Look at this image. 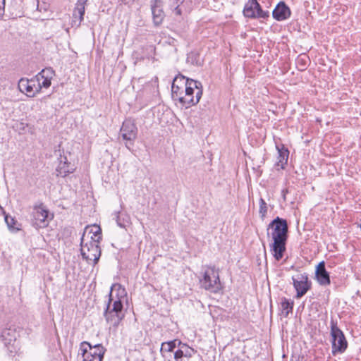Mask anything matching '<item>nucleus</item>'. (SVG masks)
I'll return each instance as SVG.
<instances>
[{"label":"nucleus","mask_w":361,"mask_h":361,"mask_svg":"<svg viewBox=\"0 0 361 361\" xmlns=\"http://www.w3.org/2000/svg\"><path fill=\"white\" fill-rule=\"evenodd\" d=\"M267 234L270 235L272 243L270 252L276 261H280L286 250L288 238V225L287 220L279 216L276 217L267 226Z\"/></svg>","instance_id":"obj_1"},{"label":"nucleus","mask_w":361,"mask_h":361,"mask_svg":"<svg viewBox=\"0 0 361 361\" xmlns=\"http://www.w3.org/2000/svg\"><path fill=\"white\" fill-rule=\"evenodd\" d=\"M173 80L171 85V97L174 101H178L182 106L189 108L197 104L202 96V85L197 80H188L185 85L177 86Z\"/></svg>","instance_id":"obj_2"},{"label":"nucleus","mask_w":361,"mask_h":361,"mask_svg":"<svg viewBox=\"0 0 361 361\" xmlns=\"http://www.w3.org/2000/svg\"><path fill=\"white\" fill-rule=\"evenodd\" d=\"M104 317L107 323L114 327H117L125 317L123 304L119 300L108 298L104 312Z\"/></svg>","instance_id":"obj_3"},{"label":"nucleus","mask_w":361,"mask_h":361,"mask_svg":"<svg viewBox=\"0 0 361 361\" xmlns=\"http://www.w3.org/2000/svg\"><path fill=\"white\" fill-rule=\"evenodd\" d=\"M331 336L332 338V354L343 353L348 347V342L345 339L344 334L338 327L337 322L331 319L330 323Z\"/></svg>","instance_id":"obj_4"},{"label":"nucleus","mask_w":361,"mask_h":361,"mask_svg":"<svg viewBox=\"0 0 361 361\" xmlns=\"http://www.w3.org/2000/svg\"><path fill=\"white\" fill-rule=\"evenodd\" d=\"M85 233L80 240V253L84 259L87 262L93 261L94 265L97 264L101 256V247L99 243L90 240L84 243Z\"/></svg>","instance_id":"obj_5"},{"label":"nucleus","mask_w":361,"mask_h":361,"mask_svg":"<svg viewBox=\"0 0 361 361\" xmlns=\"http://www.w3.org/2000/svg\"><path fill=\"white\" fill-rule=\"evenodd\" d=\"M200 282L202 288L214 293H218L222 288L219 273L214 267L205 271Z\"/></svg>","instance_id":"obj_6"},{"label":"nucleus","mask_w":361,"mask_h":361,"mask_svg":"<svg viewBox=\"0 0 361 361\" xmlns=\"http://www.w3.org/2000/svg\"><path fill=\"white\" fill-rule=\"evenodd\" d=\"M243 14L250 19H267L269 17V12L264 11L257 0H248L244 6Z\"/></svg>","instance_id":"obj_7"},{"label":"nucleus","mask_w":361,"mask_h":361,"mask_svg":"<svg viewBox=\"0 0 361 361\" xmlns=\"http://www.w3.org/2000/svg\"><path fill=\"white\" fill-rule=\"evenodd\" d=\"M49 210L43 203L35 205L32 212V226L36 228H43L49 225Z\"/></svg>","instance_id":"obj_8"},{"label":"nucleus","mask_w":361,"mask_h":361,"mask_svg":"<svg viewBox=\"0 0 361 361\" xmlns=\"http://www.w3.org/2000/svg\"><path fill=\"white\" fill-rule=\"evenodd\" d=\"M293 285L296 291L295 298H300L312 288V282L309 280L308 274L303 273L292 277Z\"/></svg>","instance_id":"obj_9"},{"label":"nucleus","mask_w":361,"mask_h":361,"mask_svg":"<svg viewBox=\"0 0 361 361\" xmlns=\"http://www.w3.org/2000/svg\"><path fill=\"white\" fill-rule=\"evenodd\" d=\"M120 133L123 140L126 141V147L130 149V145H133V142L137 137V128L133 121L126 119L123 122Z\"/></svg>","instance_id":"obj_10"},{"label":"nucleus","mask_w":361,"mask_h":361,"mask_svg":"<svg viewBox=\"0 0 361 361\" xmlns=\"http://www.w3.org/2000/svg\"><path fill=\"white\" fill-rule=\"evenodd\" d=\"M151 10L154 25H160L165 18V13L163 10V1L161 0H152L151 1Z\"/></svg>","instance_id":"obj_11"},{"label":"nucleus","mask_w":361,"mask_h":361,"mask_svg":"<svg viewBox=\"0 0 361 361\" xmlns=\"http://www.w3.org/2000/svg\"><path fill=\"white\" fill-rule=\"evenodd\" d=\"M88 0H78L73 12L71 25L77 27H80L83 20L85 11V5Z\"/></svg>","instance_id":"obj_12"},{"label":"nucleus","mask_w":361,"mask_h":361,"mask_svg":"<svg viewBox=\"0 0 361 361\" xmlns=\"http://www.w3.org/2000/svg\"><path fill=\"white\" fill-rule=\"evenodd\" d=\"M315 279L320 286H326L330 285V274L326 271L324 261L320 262L315 269Z\"/></svg>","instance_id":"obj_13"},{"label":"nucleus","mask_w":361,"mask_h":361,"mask_svg":"<svg viewBox=\"0 0 361 361\" xmlns=\"http://www.w3.org/2000/svg\"><path fill=\"white\" fill-rule=\"evenodd\" d=\"M178 349L174 352L176 361H185V358H190L195 353L192 348L181 341L178 342Z\"/></svg>","instance_id":"obj_14"},{"label":"nucleus","mask_w":361,"mask_h":361,"mask_svg":"<svg viewBox=\"0 0 361 361\" xmlns=\"http://www.w3.org/2000/svg\"><path fill=\"white\" fill-rule=\"evenodd\" d=\"M290 16L291 11L284 1L278 3L272 12L273 18L278 21L285 20L289 18Z\"/></svg>","instance_id":"obj_15"},{"label":"nucleus","mask_w":361,"mask_h":361,"mask_svg":"<svg viewBox=\"0 0 361 361\" xmlns=\"http://www.w3.org/2000/svg\"><path fill=\"white\" fill-rule=\"evenodd\" d=\"M59 163L56 169L57 176H60L61 177H66L69 173H73L75 169L71 165V163L68 162V159L66 156H63L61 154H60L59 157Z\"/></svg>","instance_id":"obj_16"},{"label":"nucleus","mask_w":361,"mask_h":361,"mask_svg":"<svg viewBox=\"0 0 361 361\" xmlns=\"http://www.w3.org/2000/svg\"><path fill=\"white\" fill-rule=\"evenodd\" d=\"M108 297L109 298H113L114 301L119 300L123 304V301L127 298V291L124 286L116 283L111 286Z\"/></svg>","instance_id":"obj_17"},{"label":"nucleus","mask_w":361,"mask_h":361,"mask_svg":"<svg viewBox=\"0 0 361 361\" xmlns=\"http://www.w3.org/2000/svg\"><path fill=\"white\" fill-rule=\"evenodd\" d=\"M16 329L13 326L4 328L1 334V338L7 347L13 345L17 338Z\"/></svg>","instance_id":"obj_18"},{"label":"nucleus","mask_w":361,"mask_h":361,"mask_svg":"<svg viewBox=\"0 0 361 361\" xmlns=\"http://www.w3.org/2000/svg\"><path fill=\"white\" fill-rule=\"evenodd\" d=\"M89 345L88 341H82L80 344V351L82 357V361H103L104 355H94V354L88 353L85 345Z\"/></svg>","instance_id":"obj_19"},{"label":"nucleus","mask_w":361,"mask_h":361,"mask_svg":"<svg viewBox=\"0 0 361 361\" xmlns=\"http://www.w3.org/2000/svg\"><path fill=\"white\" fill-rule=\"evenodd\" d=\"M89 345L88 341H82L80 344V351L82 357V361H103L104 355H94V354L88 353L85 345Z\"/></svg>","instance_id":"obj_20"},{"label":"nucleus","mask_w":361,"mask_h":361,"mask_svg":"<svg viewBox=\"0 0 361 361\" xmlns=\"http://www.w3.org/2000/svg\"><path fill=\"white\" fill-rule=\"evenodd\" d=\"M276 147L279 154L277 157V166H280L281 169H284L288 162L289 151L283 144L280 145H277Z\"/></svg>","instance_id":"obj_21"},{"label":"nucleus","mask_w":361,"mask_h":361,"mask_svg":"<svg viewBox=\"0 0 361 361\" xmlns=\"http://www.w3.org/2000/svg\"><path fill=\"white\" fill-rule=\"evenodd\" d=\"M280 305L281 314L284 317H287L289 315V314L293 312L294 301L291 299H288L285 297H283L281 298Z\"/></svg>","instance_id":"obj_22"},{"label":"nucleus","mask_w":361,"mask_h":361,"mask_svg":"<svg viewBox=\"0 0 361 361\" xmlns=\"http://www.w3.org/2000/svg\"><path fill=\"white\" fill-rule=\"evenodd\" d=\"M54 74V72L51 68H46L43 69L39 74L43 79L41 85L45 88L50 87L51 79L52 78Z\"/></svg>","instance_id":"obj_23"},{"label":"nucleus","mask_w":361,"mask_h":361,"mask_svg":"<svg viewBox=\"0 0 361 361\" xmlns=\"http://www.w3.org/2000/svg\"><path fill=\"white\" fill-rule=\"evenodd\" d=\"M90 228L89 233H92V235L90 237V240L94 241L96 243H100V241L102 239V229L99 226H97L96 224L93 225L91 227H86L85 231L84 233L85 234V232Z\"/></svg>","instance_id":"obj_24"},{"label":"nucleus","mask_w":361,"mask_h":361,"mask_svg":"<svg viewBox=\"0 0 361 361\" xmlns=\"http://www.w3.org/2000/svg\"><path fill=\"white\" fill-rule=\"evenodd\" d=\"M85 348H87L88 353L94 354V355H104L106 349L102 344L92 345L89 342V345H85Z\"/></svg>","instance_id":"obj_25"},{"label":"nucleus","mask_w":361,"mask_h":361,"mask_svg":"<svg viewBox=\"0 0 361 361\" xmlns=\"http://www.w3.org/2000/svg\"><path fill=\"white\" fill-rule=\"evenodd\" d=\"M179 340L175 339L168 342H164L161 345V353L164 356V353L173 352L174 349L178 347V342Z\"/></svg>","instance_id":"obj_26"},{"label":"nucleus","mask_w":361,"mask_h":361,"mask_svg":"<svg viewBox=\"0 0 361 361\" xmlns=\"http://www.w3.org/2000/svg\"><path fill=\"white\" fill-rule=\"evenodd\" d=\"M309 63L310 59L305 54L299 55L296 59V64L300 71L305 70L308 66Z\"/></svg>","instance_id":"obj_27"},{"label":"nucleus","mask_w":361,"mask_h":361,"mask_svg":"<svg viewBox=\"0 0 361 361\" xmlns=\"http://www.w3.org/2000/svg\"><path fill=\"white\" fill-rule=\"evenodd\" d=\"M259 213L262 220L265 218L267 213V204L263 198H260L259 200Z\"/></svg>","instance_id":"obj_28"},{"label":"nucleus","mask_w":361,"mask_h":361,"mask_svg":"<svg viewBox=\"0 0 361 361\" xmlns=\"http://www.w3.org/2000/svg\"><path fill=\"white\" fill-rule=\"evenodd\" d=\"M5 221L8 227V228L10 230H18V228H16L15 226L16 224V220L13 218L12 216L8 215V214H6L5 215Z\"/></svg>","instance_id":"obj_29"},{"label":"nucleus","mask_w":361,"mask_h":361,"mask_svg":"<svg viewBox=\"0 0 361 361\" xmlns=\"http://www.w3.org/2000/svg\"><path fill=\"white\" fill-rule=\"evenodd\" d=\"M180 80L179 82H176V85L180 87L181 85H185V82H188V80H194L193 79H190V78H186L185 76L183 75L182 74L179 73L178 75H177L173 80Z\"/></svg>","instance_id":"obj_30"},{"label":"nucleus","mask_w":361,"mask_h":361,"mask_svg":"<svg viewBox=\"0 0 361 361\" xmlns=\"http://www.w3.org/2000/svg\"><path fill=\"white\" fill-rule=\"evenodd\" d=\"M5 11V0H0V18H2V16L4 14Z\"/></svg>","instance_id":"obj_31"},{"label":"nucleus","mask_w":361,"mask_h":361,"mask_svg":"<svg viewBox=\"0 0 361 361\" xmlns=\"http://www.w3.org/2000/svg\"><path fill=\"white\" fill-rule=\"evenodd\" d=\"M183 1L180 0H169V6L171 8H174L177 5L180 6V4H181Z\"/></svg>","instance_id":"obj_32"},{"label":"nucleus","mask_w":361,"mask_h":361,"mask_svg":"<svg viewBox=\"0 0 361 361\" xmlns=\"http://www.w3.org/2000/svg\"><path fill=\"white\" fill-rule=\"evenodd\" d=\"M173 12L176 16H180L181 15V9L180 8V6L177 5L173 8Z\"/></svg>","instance_id":"obj_33"},{"label":"nucleus","mask_w":361,"mask_h":361,"mask_svg":"<svg viewBox=\"0 0 361 361\" xmlns=\"http://www.w3.org/2000/svg\"><path fill=\"white\" fill-rule=\"evenodd\" d=\"M25 90L27 93H30L32 92V87L31 85H29L28 82H27V85H26Z\"/></svg>","instance_id":"obj_34"},{"label":"nucleus","mask_w":361,"mask_h":361,"mask_svg":"<svg viewBox=\"0 0 361 361\" xmlns=\"http://www.w3.org/2000/svg\"><path fill=\"white\" fill-rule=\"evenodd\" d=\"M118 1L124 4H129L133 3L135 0H118Z\"/></svg>","instance_id":"obj_35"},{"label":"nucleus","mask_w":361,"mask_h":361,"mask_svg":"<svg viewBox=\"0 0 361 361\" xmlns=\"http://www.w3.org/2000/svg\"><path fill=\"white\" fill-rule=\"evenodd\" d=\"M117 224H118V225L120 227H121V228L125 227V225H124V224H121V223L120 222L119 217H118V219H117Z\"/></svg>","instance_id":"obj_36"},{"label":"nucleus","mask_w":361,"mask_h":361,"mask_svg":"<svg viewBox=\"0 0 361 361\" xmlns=\"http://www.w3.org/2000/svg\"><path fill=\"white\" fill-rule=\"evenodd\" d=\"M282 192H283V198L285 199L286 198L285 196H286V192H288V190L286 189L283 190Z\"/></svg>","instance_id":"obj_37"},{"label":"nucleus","mask_w":361,"mask_h":361,"mask_svg":"<svg viewBox=\"0 0 361 361\" xmlns=\"http://www.w3.org/2000/svg\"><path fill=\"white\" fill-rule=\"evenodd\" d=\"M136 361H146V360H144V359H141V360H138V359H137V360H136Z\"/></svg>","instance_id":"obj_38"},{"label":"nucleus","mask_w":361,"mask_h":361,"mask_svg":"<svg viewBox=\"0 0 361 361\" xmlns=\"http://www.w3.org/2000/svg\"><path fill=\"white\" fill-rule=\"evenodd\" d=\"M360 228L361 229V224L359 225Z\"/></svg>","instance_id":"obj_39"}]
</instances>
